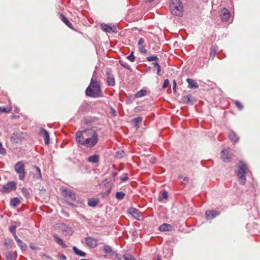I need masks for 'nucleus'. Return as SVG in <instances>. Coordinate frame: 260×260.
Segmentation results:
<instances>
[{
	"label": "nucleus",
	"instance_id": "1",
	"mask_svg": "<svg viewBox=\"0 0 260 260\" xmlns=\"http://www.w3.org/2000/svg\"><path fill=\"white\" fill-rule=\"evenodd\" d=\"M76 140L79 145L92 148L98 144L99 135L96 131L91 128L78 131L76 134Z\"/></svg>",
	"mask_w": 260,
	"mask_h": 260
},
{
	"label": "nucleus",
	"instance_id": "2",
	"mask_svg": "<svg viewBox=\"0 0 260 260\" xmlns=\"http://www.w3.org/2000/svg\"><path fill=\"white\" fill-rule=\"evenodd\" d=\"M95 71L94 72L90 83L85 90L86 95L91 98H99L101 96V84L94 77Z\"/></svg>",
	"mask_w": 260,
	"mask_h": 260
},
{
	"label": "nucleus",
	"instance_id": "3",
	"mask_svg": "<svg viewBox=\"0 0 260 260\" xmlns=\"http://www.w3.org/2000/svg\"><path fill=\"white\" fill-rule=\"evenodd\" d=\"M248 168L245 164L242 161H240L237 165V170L236 174L240 180V183L244 185L246 182L245 175L247 173Z\"/></svg>",
	"mask_w": 260,
	"mask_h": 260
},
{
	"label": "nucleus",
	"instance_id": "4",
	"mask_svg": "<svg viewBox=\"0 0 260 260\" xmlns=\"http://www.w3.org/2000/svg\"><path fill=\"white\" fill-rule=\"evenodd\" d=\"M170 9L172 14L177 16H181L183 7L180 0H172L170 4Z\"/></svg>",
	"mask_w": 260,
	"mask_h": 260
},
{
	"label": "nucleus",
	"instance_id": "5",
	"mask_svg": "<svg viewBox=\"0 0 260 260\" xmlns=\"http://www.w3.org/2000/svg\"><path fill=\"white\" fill-rule=\"evenodd\" d=\"M14 169L19 176V179L23 180L26 175L24 162L22 161L17 162L14 166Z\"/></svg>",
	"mask_w": 260,
	"mask_h": 260
},
{
	"label": "nucleus",
	"instance_id": "6",
	"mask_svg": "<svg viewBox=\"0 0 260 260\" xmlns=\"http://www.w3.org/2000/svg\"><path fill=\"white\" fill-rule=\"evenodd\" d=\"M17 184L14 181H9L3 185L1 191L4 193H8L16 190Z\"/></svg>",
	"mask_w": 260,
	"mask_h": 260
},
{
	"label": "nucleus",
	"instance_id": "7",
	"mask_svg": "<svg viewBox=\"0 0 260 260\" xmlns=\"http://www.w3.org/2000/svg\"><path fill=\"white\" fill-rule=\"evenodd\" d=\"M231 14L229 10L223 8L220 11V18L222 21H228L231 17Z\"/></svg>",
	"mask_w": 260,
	"mask_h": 260
},
{
	"label": "nucleus",
	"instance_id": "8",
	"mask_svg": "<svg viewBox=\"0 0 260 260\" xmlns=\"http://www.w3.org/2000/svg\"><path fill=\"white\" fill-rule=\"evenodd\" d=\"M181 100L183 103L186 105H193L196 102L195 98L191 94L183 96Z\"/></svg>",
	"mask_w": 260,
	"mask_h": 260
},
{
	"label": "nucleus",
	"instance_id": "9",
	"mask_svg": "<svg viewBox=\"0 0 260 260\" xmlns=\"http://www.w3.org/2000/svg\"><path fill=\"white\" fill-rule=\"evenodd\" d=\"M62 192L66 198L71 201H75V194L73 191L68 190V189H63Z\"/></svg>",
	"mask_w": 260,
	"mask_h": 260
},
{
	"label": "nucleus",
	"instance_id": "10",
	"mask_svg": "<svg viewBox=\"0 0 260 260\" xmlns=\"http://www.w3.org/2000/svg\"><path fill=\"white\" fill-rule=\"evenodd\" d=\"M107 77V84L108 86H113L115 84V80L114 76L111 73L110 71L106 72Z\"/></svg>",
	"mask_w": 260,
	"mask_h": 260
},
{
	"label": "nucleus",
	"instance_id": "11",
	"mask_svg": "<svg viewBox=\"0 0 260 260\" xmlns=\"http://www.w3.org/2000/svg\"><path fill=\"white\" fill-rule=\"evenodd\" d=\"M85 242L87 245L90 247H95L97 246V240L91 237H88L85 238Z\"/></svg>",
	"mask_w": 260,
	"mask_h": 260
},
{
	"label": "nucleus",
	"instance_id": "12",
	"mask_svg": "<svg viewBox=\"0 0 260 260\" xmlns=\"http://www.w3.org/2000/svg\"><path fill=\"white\" fill-rule=\"evenodd\" d=\"M221 157L224 162H228L230 160L231 156L229 154V149H223L221 152Z\"/></svg>",
	"mask_w": 260,
	"mask_h": 260
},
{
	"label": "nucleus",
	"instance_id": "13",
	"mask_svg": "<svg viewBox=\"0 0 260 260\" xmlns=\"http://www.w3.org/2000/svg\"><path fill=\"white\" fill-rule=\"evenodd\" d=\"M40 133L41 135L44 136L45 145H48L50 142V137L48 132L46 129L41 128Z\"/></svg>",
	"mask_w": 260,
	"mask_h": 260
},
{
	"label": "nucleus",
	"instance_id": "14",
	"mask_svg": "<svg viewBox=\"0 0 260 260\" xmlns=\"http://www.w3.org/2000/svg\"><path fill=\"white\" fill-rule=\"evenodd\" d=\"M17 253L16 251H9L6 253V260H16Z\"/></svg>",
	"mask_w": 260,
	"mask_h": 260
},
{
	"label": "nucleus",
	"instance_id": "15",
	"mask_svg": "<svg viewBox=\"0 0 260 260\" xmlns=\"http://www.w3.org/2000/svg\"><path fill=\"white\" fill-rule=\"evenodd\" d=\"M219 214V213L215 210H210L206 212V216L208 219H212Z\"/></svg>",
	"mask_w": 260,
	"mask_h": 260
},
{
	"label": "nucleus",
	"instance_id": "16",
	"mask_svg": "<svg viewBox=\"0 0 260 260\" xmlns=\"http://www.w3.org/2000/svg\"><path fill=\"white\" fill-rule=\"evenodd\" d=\"M144 42L145 40L143 38H141L138 41L139 50L143 53H146L147 52V49H145V46L143 45Z\"/></svg>",
	"mask_w": 260,
	"mask_h": 260
},
{
	"label": "nucleus",
	"instance_id": "17",
	"mask_svg": "<svg viewBox=\"0 0 260 260\" xmlns=\"http://www.w3.org/2000/svg\"><path fill=\"white\" fill-rule=\"evenodd\" d=\"M186 82L188 83V87L189 88H198L199 87L198 84L193 79L187 78Z\"/></svg>",
	"mask_w": 260,
	"mask_h": 260
},
{
	"label": "nucleus",
	"instance_id": "18",
	"mask_svg": "<svg viewBox=\"0 0 260 260\" xmlns=\"http://www.w3.org/2000/svg\"><path fill=\"white\" fill-rule=\"evenodd\" d=\"M128 213L133 215L135 218L139 219L140 216L139 211L134 208H131L128 210Z\"/></svg>",
	"mask_w": 260,
	"mask_h": 260
},
{
	"label": "nucleus",
	"instance_id": "19",
	"mask_svg": "<svg viewBox=\"0 0 260 260\" xmlns=\"http://www.w3.org/2000/svg\"><path fill=\"white\" fill-rule=\"evenodd\" d=\"M172 226L171 224L168 223H163L159 227V230L160 231H170L172 230Z\"/></svg>",
	"mask_w": 260,
	"mask_h": 260
},
{
	"label": "nucleus",
	"instance_id": "20",
	"mask_svg": "<svg viewBox=\"0 0 260 260\" xmlns=\"http://www.w3.org/2000/svg\"><path fill=\"white\" fill-rule=\"evenodd\" d=\"M229 137L230 140L234 142H237L239 141V138L237 134L233 131H231L229 134Z\"/></svg>",
	"mask_w": 260,
	"mask_h": 260
},
{
	"label": "nucleus",
	"instance_id": "21",
	"mask_svg": "<svg viewBox=\"0 0 260 260\" xmlns=\"http://www.w3.org/2000/svg\"><path fill=\"white\" fill-rule=\"evenodd\" d=\"M102 27L103 28V30L107 32H110L111 31H113L114 32H117L116 29L115 28H113L111 26H110L108 24H102Z\"/></svg>",
	"mask_w": 260,
	"mask_h": 260
},
{
	"label": "nucleus",
	"instance_id": "22",
	"mask_svg": "<svg viewBox=\"0 0 260 260\" xmlns=\"http://www.w3.org/2000/svg\"><path fill=\"white\" fill-rule=\"evenodd\" d=\"M100 157L98 154H94L87 158V161L92 163H97L99 161Z\"/></svg>",
	"mask_w": 260,
	"mask_h": 260
},
{
	"label": "nucleus",
	"instance_id": "23",
	"mask_svg": "<svg viewBox=\"0 0 260 260\" xmlns=\"http://www.w3.org/2000/svg\"><path fill=\"white\" fill-rule=\"evenodd\" d=\"M143 118L142 117H137L132 120L135 124V128L137 129L140 127V124L142 122Z\"/></svg>",
	"mask_w": 260,
	"mask_h": 260
},
{
	"label": "nucleus",
	"instance_id": "24",
	"mask_svg": "<svg viewBox=\"0 0 260 260\" xmlns=\"http://www.w3.org/2000/svg\"><path fill=\"white\" fill-rule=\"evenodd\" d=\"M54 238L55 239L56 242L59 245L61 246L63 248H67V245L63 242V240L59 237L57 235L55 234L53 236Z\"/></svg>",
	"mask_w": 260,
	"mask_h": 260
},
{
	"label": "nucleus",
	"instance_id": "25",
	"mask_svg": "<svg viewBox=\"0 0 260 260\" xmlns=\"http://www.w3.org/2000/svg\"><path fill=\"white\" fill-rule=\"evenodd\" d=\"M60 19L70 28L73 29V24L69 21V20L62 14L60 15Z\"/></svg>",
	"mask_w": 260,
	"mask_h": 260
},
{
	"label": "nucleus",
	"instance_id": "26",
	"mask_svg": "<svg viewBox=\"0 0 260 260\" xmlns=\"http://www.w3.org/2000/svg\"><path fill=\"white\" fill-rule=\"evenodd\" d=\"M4 245L7 249H10L14 245V242L11 239H6L5 240Z\"/></svg>",
	"mask_w": 260,
	"mask_h": 260
},
{
	"label": "nucleus",
	"instance_id": "27",
	"mask_svg": "<svg viewBox=\"0 0 260 260\" xmlns=\"http://www.w3.org/2000/svg\"><path fill=\"white\" fill-rule=\"evenodd\" d=\"M103 250L105 253L108 254H110L111 255H114V254L115 252L113 251L112 250V248L108 245H105L104 246Z\"/></svg>",
	"mask_w": 260,
	"mask_h": 260
},
{
	"label": "nucleus",
	"instance_id": "28",
	"mask_svg": "<svg viewBox=\"0 0 260 260\" xmlns=\"http://www.w3.org/2000/svg\"><path fill=\"white\" fill-rule=\"evenodd\" d=\"M147 94V91L145 89H141L136 93L135 94V98H140L144 96Z\"/></svg>",
	"mask_w": 260,
	"mask_h": 260
},
{
	"label": "nucleus",
	"instance_id": "29",
	"mask_svg": "<svg viewBox=\"0 0 260 260\" xmlns=\"http://www.w3.org/2000/svg\"><path fill=\"white\" fill-rule=\"evenodd\" d=\"M73 250L76 254H77L79 256H85L86 255V253L85 252L79 250L76 246H74L73 247Z\"/></svg>",
	"mask_w": 260,
	"mask_h": 260
},
{
	"label": "nucleus",
	"instance_id": "30",
	"mask_svg": "<svg viewBox=\"0 0 260 260\" xmlns=\"http://www.w3.org/2000/svg\"><path fill=\"white\" fill-rule=\"evenodd\" d=\"M20 203V201L18 198H14L11 199L10 205L14 207H17Z\"/></svg>",
	"mask_w": 260,
	"mask_h": 260
},
{
	"label": "nucleus",
	"instance_id": "31",
	"mask_svg": "<svg viewBox=\"0 0 260 260\" xmlns=\"http://www.w3.org/2000/svg\"><path fill=\"white\" fill-rule=\"evenodd\" d=\"M34 169L35 170V171H36V173H35V177L37 178V179H41L42 178V175H41V170L40 169L36 166H35L34 167Z\"/></svg>",
	"mask_w": 260,
	"mask_h": 260
},
{
	"label": "nucleus",
	"instance_id": "32",
	"mask_svg": "<svg viewBox=\"0 0 260 260\" xmlns=\"http://www.w3.org/2000/svg\"><path fill=\"white\" fill-rule=\"evenodd\" d=\"M99 202L97 199H89L88 201V205L90 207H95Z\"/></svg>",
	"mask_w": 260,
	"mask_h": 260
},
{
	"label": "nucleus",
	"instance_id": "33",
	"mask_svg": "<svg viewBox=\"0 0 260 260\" xmlns=\"http://www.w3.org/2000/svg\"><path fill=\"white\" fill-rule=\"evenodd\" d=\"M14 136H15L17 139H21L24 138V134L20 131H16L13 134Z\"/></svg>",
	"mask_w": 260,
	"mask_h": 260
},
{
	"label": "nucleus",
	"instance_id": "34",
	"mask_svg": "<svg viewBox=\"0 0 260 260\" xmlns=\"http://www.w3.org/2000/svg\"><path fill=\"white\" fill-rule=\"evenodd\" d=\"M17 243L22 250H26L27 245L24 243L22 241H21L20 239L18 240Z\"/></svg>",
	"mask_w": 260,
	"mask_h": 260
},
{
	"label": "nucleus",
	"instance_id": "35",
	"mask_svg": "<svg viewBox=\"0 0 260 260\" xmlns=\"http://www.w3.org/2000/svg\"><path fill=\"white\" fill-rule=\"evenodd\" d=\"M125 195V194L124 192H123L122 191H119V192H117L116 193L115 197H116V198L117 199H118V200H121L124 198Z\"/></svg>",
	"mask_w": 260,
	"mask_h": 260
},
{
	"label": "nucleus",
	"instance_id": "36",
	"mask_svg": "<svg viewBox=\"0 0 260 260\" xmlns=\"http://www.w3.org/2000/svg\"><path fill=\"white\" fill-rule=\"evenodd\" d=\"M119 62L121 66H122L123 68H124L125 69H126L128 70H131V66L128 63H127L126 62L124 61L123 60H120Z\"/></svg>",
	"mask_w": 260,
	"mask_h": 260
},
{
	"label": "nucleus",
	"instance_id": "37",
	"mask_svg": "<svg viewBox=\"0 0 260 260\" xmlns=\"http://www.w3.org/2000/svg\"><path fill=\"white\" fill-rule=\"evenodd\" d=\"M168 197V192L164 190L162 193L161 196L158 197V200L159 202H161V201H162L163 199H167Z\"/></svg>",
	"mask_w": 260,
	"mask_h": 260
},
{
	"label": "nucleus",
	"instance_id": "38",
	"mask_svg": "<svg viewBox=\"0 0 260 260\" xmlns=\"http://www.w3.org/2000/svg\"><path fill=\"white\" fill-rule=\"evenodd\" d=\"M146 59L148 61H157L158 60V58L155 55L148 56Z\"/></svg>",
	"mask_w": 260,
	"mask_h": 260
},
{
	"label": "nucleus",
	"instance_id": "39",
	"mask_svg": "<svg viewBox=\"0 0 260 260\" xmlns=\"http://www.w3.org/2000/svg\"><path fill=\"white\" fill-rule=\"evenodd\" d=\"M22 192L25 198H28L30 197L29 192L26 188L23 187L22 188Z\"/></svg>",
	"mask_w": 260,
	"mask_h": 260
},
{
	"label": "nucleus",
	"instance_id": "40",
	"mask_svg": "<svg viewBox=\"0 0 260 260\" xmlns=\"http://www.w3.org/2000/svg\"><path fill=\"white\" fill-rule=\"evenodd\" d=\"M124 260H135L134 256L129 254H125L123 255Z\"/></svg>",
	"mask_w": 260,
	"mask_h": 260
},
{
	"label": "nucleus",
	"instance_id": "41",
	"mask_svg": "<svg viewBox=\"0 0 260 260\" xmlns=\"http://www.w3.org/2000/svg\"><path fill=\"white\" fill-rule=\"evenodd\" d=\"M126 58L131 62H134L135 60V56L134 55V52H132L131 54L126 56Z\"/></svg>",
	"mask_w": 260,
	"mask_h": 260
},
{
	"label": "nucleus",
	"instance_id": "42",
	"mask_svg": "<svg viewBox=\"0 0 260 260\" xmlns=\"http://www.w3.org/2000/svg\"><path fill=\"white\" fill-rule=\"evenodd\" d=\"M11 111L10 108L0 107V113H9Z\"/></svg>",
	"mask_w": 260,
	"mask_h": 260
},
{
	"label": "nucleus",
	"instance_id": "43",
	"mask_svg": "<svg viewBox=\"0 0 260 260\" xmlns=\"http://www.w3.org/2000/svg\"><path fill=\"white\" fill-rule=\"evenodd\" d=\"M234 103L239 110H241L243 109V106L240 102L238 101H235Z\"/></svg>",
	"mask_w": 260,
	"mask_h": 260
},
{
	"label": "nucleus",
	"instance_id": "44",
	"mask_svg": "<svg viewBox=\"0 0 260 260\" xmlns=\"http://www.w3.org/2000/svg\"><path fill=\"white\" fill-rule=\"evenodd\" d=\"M0 154L2 155H5L6 154V150L3 147L1 142H0Z\"/></svg>",
	"mask_w": 260,
	"mask_h": 260
},
{
	"label": "nucleus",
	"instance_id": "45",
	"mask_svg": "<svg viewBox=\"0 0 260 260\" xmlns=\"http://www.w3.org/2000/svg\"><path fill=\"white\" fill-rule=\"evenodd\" d=\"M128 175L127 173L124 174V176L120 177V179L122 182H125L128 180Z\"/></svg>",
	"mask_w": 260,
	"mask_h": 260
},
{
	"label": "nucleus",
	"instance_id": "46",
	"mask_svg": "<svg viewBox=\"0 0 260 260\" xmlns=\"http://www.w3.org/2000/svg\"><path fill=\"white\" fill-rule=\"evenodd\" d=\"M114 254L115 255V257L117 260H123L124 259L123 255H121L118 254L116 252H115V253Z\"/></svg>",
	"mask_w": 260,
	"mask_h": 260
},
{
	"label": "nucleus",
	"instance_id": "47",
	"mask_svg": "<svg viewBox=\"0 0 260 260\" xmlns=\"http://www.w3.org/2000/svg\"><path fill=\"white\" fill-rule=\"evenodd\" d=\"M170 82L168 79H166L163 83L162 87L164 88H167L169 85Z\"/></svg>",
	"mask_w": 260,
	"mask_h": 260
},
{
	"label": "nucleus",
	"instance_id": "48",
	"mask_svg": "<svg viewBox=\"0 0 260 260\" xmlns=\"http://www.w3.org/2000/svg\"><path fill=\"white\" fill-rule=\"evenodd\" d=\"M16 226L15 225H11L10 227V231L13 234L16 233Z\"/></svg>",
	"mask_w": 260,
	"mask_h": 260
},
{
	"label": "nucleus",
	"instance_id": "49",
	"mask_svg": "<svg viewBox=\"0 0 260 260\" xmlns=\"http://www.w3.org/2000/svg\"><path fill=\"white\" fill-rule=\"evenodd\" d=\"M177 83L175 80H173V90L174 93L176 91Z\"/></svg>",
	"mask_w": 260,
	"mask_h": 260
},
{
	"label": "nucleus",
	"instance_id": "50",
	"mask_svg": "<svg viewBox=\"0 0 260 260\" xmlns=\"http://www.w3.org/2000/svg\"><path fill=\"white\" fill-rule=\"evenodd\" d=\"M59 258L60 260H66L67 256L64 254H61L59 256Z\"/></svg>",
	"mask_w": 260,
	"mask_h": 260
},
{
	"label": "nucleus",
	"instance_id": "51",
	"mask_svg": "<svg viewBox=\"0 0 260 260\" xmlns=\"http://www.w3.org/2000/svg\"><path fill=\"white\" fill-rule=\"evenodd\" d=\"M156 68H157V75H158V76H160V75H161V74H160V72H161V67H160V66H159V67H156Z\"/></svg>",
	"mask_w": 260,
	"mask_h": 260
},
{
	"label": "nucleus",
	"instance_id": "52",
	"mask_svg": "<svg viewBox=\"0 0 260 260\" xmlns=\"http://www.w3.org/2000/svg\"><path fill=\"white\" fill-rule=\"evenodd\" d=\"M216 54V50L214 49H212L210 52V55L212 56V57H214Z\"/></svg>",
	"mask_w": 260,
	"mask_h": 260
},
{
	"label": "nucleus",
	"instance_id": "53",
	"mask_svg": "<svg viewBox=\"0 0 260 260\" xmlns=\"http://www.w3.org/2000/svg\"><path fill=\"white\" fill-rule=\"evenodd\" d=\"M153 66L154 67H158L159 66V64H158V63L157 62V61H156L155 62H153L152 63Z\"/></svg>",
	"mask_w": 260,
	"mask_h": 260
},
{
	"label": "nucleus",
	"instance_id": "54",
	"mask_svg": "<svg viewBox=\"0 0 260 260\" xmlns=\"http://www.w3.org/2000/svg\"><path fill=\"white\" fill-rule=\"evenodd\" d=\"M13 236H14V237L15 239L16 240V242L18 240L20 239L18 238V237H17V236L16 234V233L13 234Z\"/></svg>",
	"mask_w": 260,
	"mask_h": 260
},
{
	"label": "nucleus",
	"instance_id": "55",
	"mask_svg": "<svg viewBox=\"0 0 260 260\" xmlns=\"http://www.w3.org/2000/svg\"><path fill=\"white\" fill-rule=\"evenodd\" d=\"M183 180H184V181H185L186 182H187L188 181V178L187 177H185L183 178Z\"/></svg>",
	"mask_w": 260,
	"mask_h": 260
},
{
	"label": "nucleus",
	"instance_id": "56",
	"mask_svg": "<svg viewBox=\"0 0 260 260\" xmlns=\"http://www.w3.org/2000/svg\"><path fill=\"white\" fill-rule=\"evenodd\" d=\"M160 256H158L156 260H161Z\"/></svg>",
	"mask_w": 260,
	"mask_h": 260
},
{
	"label": "nucleus",
	"instance_id": "57",
	"mask_svg": "<svg viewBox=\"0 0 260 260\" xmlns=\"http://www.w3.org/2000/svg\"><path fill=\"white\" fill-rule=\"evenodd\" d=\"M154 0H148V2H152L153 1H154Z\"/></svg>",
	"mask_w": 260,
	"mask_h": 260
}]
</instances>
